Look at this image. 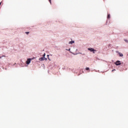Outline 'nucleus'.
I'll list each match as a JSON object with an SVG mask.
<instances>
[{
	"instance_id": "f257e3e1",
	"label": "nucleus",
	"mask_w": 128,
	"mask_h": 128,
	"mask_svg": "<svg viewBox=\"0 0 128 128\" xmlns=\"http://www.w3.org/2000/svg\"><path fill=\"white\" fill-rule=\"evenodd\" d=\"M88 50H90V52H93V54H94V52H96V50H95L92 48H88Z\"/></svg>"
},
{
	"instance_id": "f03ea898",
	"label": "nucleus",
	"mask_w": 128,
	"mask_h": 128,
	"mask_svg": "<svg viewBox=\"0 0 128 128\" xmlns=\"http://www.w3.org/2000/svg\"><path fill=\"white\" fill-rule=\"evenodd\" d=\"M121 64H122V63H120V60L116 61L115 63V64L116 66H120Z\"/></svg>"
},
{
	"instance_id": "7ed1b4c3",
	"label": "nucleus",
	"mask_w": 128,
	"mask_h": 128,
	"mask_svg": "<svg viewBox=\"0 0 128 128\" xmlns=\"http://www.w3.org/2000/svg\"><path fill=\"white\" fill-rule=\"evenodd\" d=\"M32 60L31 58H28L26 62L27 64H30V61Z\"/></svg>"
},
{
	"instance_id": "20e7f679",
	"label": "nucleus",
	"mask_w": 128,
	"mask_h": 128,
	"mask_svg": "<svg viewBox=\"0 0 128 128\" xmlns=\"http://www.w3.org/2000/svg\"><path fill=\"white\" fill-rule=\"evenodd\" d=\"M69 44H74V41L72 40L71 42H70Z\"/></svg>"
},
{
	"instance_id": "39448f33",
	"label": "nucleus",
	"mask_w": 128,
	"mask_h": 128,
	"mask_svg": "<svg viewBox=\"0 0 128 128\" xmlns=\"http://www.w3.org/2000/svg\"><path fill=\"white\" fill-rule=\"evenodd\" d=\"M119 56H124V54L122 53L119 52Z\"/></svg>"
},
{
	"instance_id": "423d86ee",
	"label": "nucleus",
	"mask_w": 128,
	"mask_h": 128,
	"mask_svg": "<svg viewBox=\"0 0 128 128\" xmlns=\"http://www.w3.org/2000/svg\"><path fill=\"white\" fill-rule=\"evenodd\" d=\"M44 60V57L40 58L39 59L40 60Z\"/></svg>"
},
{
	"instance_id": "0eeeda50",
	"label": "nucleus",
	"mask_w": 128,
	"mask_h": 128,
	"mask_svg": "<svg viewBox=\"0 0 128 128\" xmlns=\"http://www.w3.org/2000/svg\"><path fill=\"white\" fill-rule=\"evenodd\" d=\"M110 18V15L108 14V18Z\"/></svg>"
},
{
	"instance_id": "6e6552de",
	"label": "nucleus",
	"mask_w": 128,
	"mask_h": 128,
	"mask_svg": "<svg viewBox=\"0 0 128 128\" xmlns=\"http://www.w3.org/2000/svg\"><path fill=\"white\" fill-rule=\"evenodd\" d=\"M86 70H90V68H86Z\"/></svg>"
},
{
	"instance_id": "1a4fd4ad",
	"label": "nucleus",
	"mask_w": 128,
	"mask_h": 128,
	"mask_svg": "<svg viewBox=\"0 0 128 128\" xmlns=\"http://www.w3.org/2000/svg\"><path fill=\"white\" fill-rule=\"evenodd\" d=\"M49 2H50V4H52V0H48Z\"/></svg>"
},
{
	"instance_id": "9d476101",
	"label": "nucleus",
	"mask_w": 128,
	"mask_h": 128,
	"mask_svg": "<svg viewBox=\"0 0 128 128\" xmlns=\"http://www.w3.org/2000/svg\"><path fill=\"white\" fill-rule=\"evenodd\" d=\"M26 34H30V32H26Z\"/></svg>"
},
{
	"instance_id": "9b49d317",
	"label": "nucleus",
	"mask_w": 128,
	"mask_h": 128,
	"mask_svg": "<svg viewBox=\"0 0 128 128\" xmlns=\"http://www.w3.org/2000/svg\"><path fill=\"white\" fill-rule=\"evenodd\" d=\"M114 70H112V72H114Z\"/></svg>"
},
{
	"instance_id": "f8f14e48",
	"label": "nucleus",
	"mask_w": 128,
	"mask_h": 128,
	"mask_svg": "<svg viewBox=\"0 0 128 128\" xmlns=\"http://www.w3.org/2000/svg\"><path fill=\"white\" fill-rule=\"evenodd\" d=\"M2 4V2H0V6Z\"/></svg>"
},
{
	"instance_id": "ddd939ff",
	"label": "nucleus",
	"mask_w": 128,
	"mask_h": 128,
	"mask_svg": "<svg viewBox=\"0 0 128 128\" xmlns=\"http://www.w3.org/2000/svg\"><path fill=\"white\" fill-rule=\"evenodd\" d=\"M0 58H2V57H0Z\"/></svg>"
},
{
	"instance_id": "4468645a",
	"label": "nucleus",
	"mask_w": 128,
	"mask_h": 128,
	"mask_svg": "<svg viewBox=\"0 0 128 128\" xmlns=\"http://www.w3.org/2000/svg\"><path fill=\"white\" fill-rule=\"evenodd\" d=\"M127 42H128V41H127Z\"/></svg>"
},
{
	"instance_id": "2eb2a0df",
	"label": "nucleus",
	"mask_w": 128,
	"mask_h": 128,
	"mask_svg": "<svg viewBox=\"0 0 128 128\" xmlns=\"http://www.w3.org/2000/svg\"><path fill=\"white\" fill-rule=\"evenodd\" d=\"M45 60H46V58H45Z\"/></svg>"
}]
</instances>
